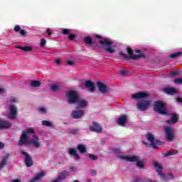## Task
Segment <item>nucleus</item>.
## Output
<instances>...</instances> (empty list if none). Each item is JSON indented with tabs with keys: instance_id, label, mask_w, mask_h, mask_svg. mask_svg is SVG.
<instances>
[{
	"instance_id": "nucleus-1",
	"label": "nucleus",
	"mask_w": 182,
	"mask_h": 182,
	"mask_svg": "<svg viewBox=\"0 0 182 182\" xmlns=\"http://www.w3.org/2000/svg\"><path fill=\"white\" fill-rule=\"evenodd\" d=\"M36 132L35 129L29 127L23 130L18 141V146H23V144H30L35 149H39L42 146L41 143V137L35 134Z\"/></svg>"
},
{
	"instance_id": "nucleus-2",
	"label": "nucleus",
	"mask_w": 182,
	"mask_h": 182,
	"mask_svg": "<svg viewBox=\"0 0 182 182\" xmlns=\"http://www.w3.org/2000/svg\"><path fill=\"white\" fill-rule=\"evenodd\" d=\"M149 95L146 92H137L131 95L132 99L136 100V107L138 110L144 112L151 106V101L147 98Z\"/></svg>"
},
{
	"instance_id": "nucleus-3",
	"label": "nucleus",
	"mask_w": 182,
	"mask_h": 182,
	"mask_svg": "<svg viewBox=\"0 0 182 182\" xmlns=\"http://www.w3.org/2000/svg\"><path fill=\"white\" fill-rule=\"evenodd\" d=\"M114 151L115 154H117V157H119V159H120L121 160H124V161H129L130 163H136V166L139 168H142V170H144V168H146V167H144V166L146 165V161L144 160H141L140 156L135 155H124L119 149H114Z\"/></svg>"
},
{
	"instance_id": "nucleus-4",
	"label": "nucleus",
	"mask_w": 182,
	"mask_h": 182,
	"mask_svg": "<svg viewBox=\"0 0 182 182\" xmlns=\"http://www.w3.org/2000/svg\"><path fill=\"white\" fill-rule=\"evenodd\" d=\"M152 164L154 167L156 168V173L162 181H167V180H173V178H174V175L173 173H169L166 176V174L163 173V165L159 162L153 161Z\"/></svg>"
},
{
	"instance_id": "nucleus-5",
	"label": "nucleus",
	"mask_w": 182,
	"mask_h": 182,
	"mask_svg": "<svg viewBox=\"0 0 182 182\" xmlns=\"http://www.w3.org/2000/svg\"><path fill=\"white\" fill-rule=\"evenodd\" d=\"M97 38H99L100 39V43L102 45V47L108 53H114L116 52V45L113 43V41L106 39V38H102L100 36H96Z\"/></svg>"
},
{
	"instance_id": "nucleus-6",
	"label": "nucleus",
	"mask_w": 182,
	"mask_h": 182,
	"mask_svg": "<svg viewBox=\"0 0 182 182\" xmlns=\"http://www.w3.org/2000/svg\"><path fill=\"white\" fill-rule=\"evenodd\" d=\"M127 52L129 53V56L123 53H119V55H121V56H123V58H125L126 59H133L134 60L144 58V54L143 53H141L139 50H135V53L138 54L133 53V50H132V48H128Z\"/></svg>"
},
{
	"instance_id": "nucleus-7",
	"label": "nucleus",
	"mask_w": 182,
	"mask_h": 182,
	"mask_svg": "<svg viewBox=\"0 0 182 182\" xmlns=\"http://www.w3.org/2000/svg\"><path fill=\"white\" fill-rule=\"evenodd\" d=\"M79 97H80L76 91H69L66 94L67 102L69 105H75Z\"/></svg>"
},
{
	"instance_id": "nucleus-8",
	"label": "nucleus",
	"mask_w": 182,
	"mask_h": 182,
	"mask_svg": "<svg viewBox=\"0 0 182 182\" xmlns=\"http://www.w3.org/2000/svg\"><path fill=\"white\" fill-rule=\"evenodd\" d=\"M164 133H165V137L168 141H174L176 139V132L171 127H164Z\"/></svg>"
},
{
	"instance_id": "nucleus-9",
	"label": "nucleus",
	"mask_w": 182,
	"mask_h": 182,
	"mask_svg": "<svg viewBox=\"0 0 182 182\" xmlns=\"http://www.w3.org/2000/svg\"><path fill=\"white\" fill-rule=\"evenodd\" d=\"M154 109L160 114H167V109L166 105L161 101H156L154 104Z\"/></svg>"
},
{
	"instance_id": "nucleus-10",
	"label": "nucleus",
	"mask_w": 182,
	"mask_h": 182,
	"mask_svg": "<svg viewBox=\"0 0 182 182\" xmlns=\"http://www.w3.org/2000/svg\"><path fill=\"white\" fill-rule=\"evenodd\" d=\"M16 114H18V107L14 104L9 105L6 116L9 119H15Z\"/></svg>"
},
{
	"instance_id": "nucleus-11",
	"label": "nucleus",
	"mask_w": 182,
	"mask_h": 182,
	"mask_svg": "<svg viewBox=\"0 0 182 182\" xmlns=\"http://www.w3.org/2000/svg\"><path fill=\"white\" fill-rule=\"evenodd\" d=\"M146 139L149 141L150 145L152 146L154 149H157V144H159V141L156 139V136L152 133H148L146 134Z\"/></svg>"
},
{
	"instance_id": "nucleus-12",
	"label": "nucleus",
	"mask_w": 182,
	"mask_h": 182,
	"mask_svg": "<svg viewBox=\"0 0 182 182\" xmlns=\"http://www.w3.org/2000/svg\"><path fill=\"white\" fill-rule=\"evenodd\" d=\"M75 106L77 109H86L89 106V102L86 100L79 97L75 102Z\"/></svg>"
},
{
	"instance_id": "nucleus-13",
	"label": "nucleus",
	"mask_w": 182,
	"mask_h": 182,
	"mask_svg": "<svg viewBox=\"0 0 182 182\" xmlns=\"http://www.w3.org/2000/svg\"><path fill=\"white\" fill-rule=\"evenodd\" d=\"M69 177V171H61L58 174V177L53 181L52 182H62L63 180H65L66 178Z\"/></svg>"
},
{
	"instance_id": "nucleus-14",
	"label": "nucleus",
	"mask_w": 182,
	"mask_h": 182,
	"mask_svg": "<svg viewBox=\"0 0 182 182\" xmlns=\"http://www.w3.org/2000/svg\"><path fill=\"white\" fill-rule=\"evenodd\" d=\"M21 154H23V156H24L25 157V164L26 167H32V165L33 164V161H32V158L31 157V156H29L28 153L23 151H21Z\"/></svg>"
},
{
	"instance_id": "nucleus-15",
	"label": "nucleus",
	"mask_w": 182,
	"mask_h": 182,
	"mask_svg": "<svg viewBox=\"0 0 182 182\" xmlns=\"http://www.w3.org/2000/svg\"><path fill=\"white\" fill-rule=\"evenodd\" d=\"M90 132H95V133H102V127L100 124L96 122H92L90 126Z\"/></svg>"
},
{
	"instance_id": "nucleus-16",
	"label": "nucleus",
	"mask_w": 182,
	"mask_h": 182,
	"mask_svg": "<svg viewBox=\"0 0 182 182\" xmlns=\"http://www.w3.org/2000/svg\"><path fill=\"white\" fill-rule=\"evenodd\" d=\"M71 116L73 119H81V117L85 116V111L82 109L73 110L71 113Z\"/></svg>"
},
{
	"instance_id": "nucleus-17",
	"label": "nucleus",
	"mask_w": 182,
	"mask_h": 182,
	"mask_svg": "<svg viewBox=\"0 0 182 182\" xmlns=\"http://www.w3.org/2000/svg\"><path fill=\"white\" fill-rule=\"evenodd\" d=\"M128 119L129 118L127 115H122L118 118L117 123L119 124V126H122L124 127L126 126Z\"/></svg>"
},
{
	"instance_id": "nucleus-18",
	"label": "nucleus",
	"mask_w": 182,
	"mask_h": 182,
	"mask_svg": "<svg viewBox=\"0 0 182 182\" xmlns=\"http://www.w3.org/2000/svg\"><path fill=\"white\" fill-rule=\"evenodd\" d=\"M97 87L101 93H106L108 90L107 85L102 82H97Z\"/></svg>"
},
{
	"instance_id": "nucleus-19",
	"label": "nucleus",
	"mask_w": 182,
	"mask_h": 182,
	"mask_svg": "<svg viewBox=\"0 0 182 182\" xmlns=\"http://www.w3.org/2000/svg\"><path fill=\"white\" fill-rule=\"evenodd\" d=\"M46 173L45 171H41L38 173L33 179L29 181V182H39L43 177H45Z\"/></svg>"
},
{
	"instance_id": "nucleus-20",
	"label": "nucleus",
	"mask_w": 182,
	"mask_h": 182,
	"mask_svg": "<svg viewBox=\"0 0 182 182\" xmlns=\"http://www.w3.org/2000/svg\"><path fill=\"white\" fill-rule=\"evenodd\" d=\"M12 124L11 122L1 119L0 120V129H11Z\"/></svg>"
},
{
	"instance_id": "nucleus-21",
	"label": "nucleus",
	"mask_w": 182,
	"mask_h": 182,
	"mask_svg": "<svg viewBox=\"0 0 182 182\" xmlns=\"http://www.w3.org/2000/svg\"><path fill=\"white\" fill-rule=\"evenodd\" d=\"M164 92L166 93V95H176L178 93V90L173 87L164 88Z\"/></svg>"
},
{
	"instance_id": "nucleus-22",
	"label": "nucleus",
	"mask_w": 182,
	"mask_h": 182,
	"mask_svg": "<svg viewBox=\"0 0 182 182\" xmlns=\"http://www.w3.org/2000/svg\"><path fill=\"white\" fill-rule=\"evenodd\" d=\"M68 153L70 156H73L75 160H79L80 159V156H79L77 151L75 149H70Z\"/></svg>"
},
{
	"instance_id": "nucleus-23",
	"label": "nucleus",
	"mask_w": 182,
	"mask_h": 182,
	"mask_svg": "<svg viewBox=\"0 0 182 182\" xmlns=\"http://www.w3.org/2000/svg\"><path fill=\"white\" fill-rule=\"evenodd\" d=\"M85 85L90 92L95 91V84L92 83V81L88 80L85 82Z\"/></svg>"
},
{
	"instance_id": "nucleus-24",
	"label": "nucleus",
	"mask_w": 182,
	"mask_h": 182,
	"mask_svg": "<svg viewBox=\"0 0 182 182\" xmlns=\"http://www.w3.org/2000/svg\"><path fill=\"white\" fill-rule=\"evenodd\" d=\"M41 124L44 127H55V123L52 121L43 120L41 122Z\"/></svg>"
},
{
	"instance_id": "nucleus-25",
	"label": "nucleus",
	"mask_w": 182,
	"mask_h": 182,
	"mask_svg": "<svg viewBox=\"0 0 182 182\" xmlns=\"http://www.w3.org/2000/svg\"><path fill=\"white\" fill-rule=\"evenodd\" d=\"M166 123H167L168 124H174L175 123H177V115L173 114L171 116L170 119H168V120L166 121Z\"/></svg>"
},
{
	"instance_id": "nucleus-26",
	"label": "nucleus",
	"mask_w": 182,
	"mask_h": 182,
	"mask_svg": "<svg viewBox=\"0 0 182 182\" xmlns=\"http://www.w3.org/2000/svg\"><path fill=\"white\" fill-rule=\"evenodd\" d=\"M178 154V151L177 150L170 151L163 154V157H168V156H176Z\"/></svg>"
},
{
	"instance_id": "nucleus-27",
	"label": "nucleus",
	"mask_w": 182,
	"mask_h": 182,
	"mask_svg": "<svg viewBox=\"0 0 182 182\" xmlns=\"http://www.w3.org/2000/svg\"><path fill=\"white\" fill-rule=\"evenodd\" d=\"M50 89L52 92H58V90H60V85L56 84H51L50 85Z\"/></svg>"
},
{
	"instance_id": "nucleus-28",
	"label": "nucleus",
	"mask_w": 182,
	"mask_h": 182,
	"mask_svg": "<svg viewBox=\"0 0 182 182\" xmlns=\"http://www.w3.org/2000/svg\"><path fill=\"white\" fill-rule=\"evenodd\" d=\"M77 149L81 154L86 153V145L85 144H79Z\"/></svg>"
},
{
	"instance_id": "nucleus-29",
	"label": "nucleus",
	"mask_w": 182,
	"mask_h": 182,
	"mask_svg": "<svg viewBox=\"0 0 182 182\" xmlns=\"http://www.w3.org/2000/svg\"><path fill=\"white\" fill-rule=\"evenodd\" d=\"M6 161H8L7 156H4L1 160V161L0 162V170H2L4 167H5V165L6 164Z\"/></svg>"
},
{
	"instance_id": "nucleus-30",
	"label": "nucleus",
	"mask_w": 182,
	"mask_h": 182,
	"mask_svg": "<svg viewBox=\"0 0 182 182\" xmlns=\"http://www.w3.org/2000/svg\"><path fill=\"white\" fill-rule=\"evenodd\" d=\"M17 49H21V50H24L25 52H31L32 51V47L31 46H17L16 47Z\"/></svg>"
},
{
	"instance_id": "nucleus-31",
	"label": "nucleus",
	"mask_w": 182,
	"mask_h": 182,
	"mask_svg": "<svg viewBox=\"0 0 182 182\" xmlns=\"http://www.w3.org/2000/svg\"><path fill=\"white\" fill-rule=\"evenodd\" d=\"M31 86H32V87H39L41 86V82L38 80H32L31 82Z\"/></svg>"
},
{
	"instance_id": "nucleus-32",
	"label": "nucleus",
	"mask_w": 182,
	"mask_h": 182,
	"mask_svg": "<svg viewBox=\"0 0 182 182\" xmlns=\"http://www.w3.org/2000/svg\"><path fill=\"white\" fill-rule=\"evenodd\" d=\"M84 41L87 45H92V43H93V41H92V38L90 37H85L84 38Z\"/></svg>"
},
{
	"instance_id": "nucleus-33",
	"label": "nucleus",
	"mask_w": 182,
	"mask_h": 182,
	"mask_svg": "<svg viewBox=\"0 0 182 182\" xmlns=\"http://www.w3.org/2000/svg\"><path fill=\"white\" fill-rule=\"evenodd\" d=\"M181 53H182L181 52L174 53L170 55V58H178L179 56H181Z\"/></svg>"
},
{
	"instance_id": "nucleus-34",
	"label": "nucleus",
	"mask_w": 182,
	"mask_h": 182,
	"mask_svg": "<svg viewBox=\"0 0 182 182\" xmlns=\"http://www.w3.org/2000/svg\"><path fill=\"white\" fill-rule=\"evenodd\" d=\"M40 45L41 48H44V46L46 45V39L42 38L40 41Z\"/></svg>"
},
{
	"instance_id": "nucleus-35",
	"label": "nucleus",
	"mask_w": 182,
	"mask_h": 182,
	"mask_svg": "<svg viewBox=\"0 0 182 182\" xmlns=\"http://www.w3.org/2000/svg\"><path fill=\"white\" fill-rule=\"evenodd\" d=\"M173 82L176 85H182V78L175 79Z\"/></svg>"
},
{
	"instance_id": "nucleus-36",
	"label": "nucleus",
	"mask_w": 182,
	"mask_h": 182,
	"mask_svg": "<svg viewBox=\"0 0 182 182\" xmlns=\"http://www.w3.org/2000/svg\"><path fill=\"white\" fill-rule=\"evenodd\" d=\"M38 112L40 113L45 114V113H46L48 112V110L45 107H40V108H38Z\"/></svg>"
},
{
	"instance_id": "nucleus-37",
	"label": "nucleus",
	"mask_w": 182,
	"mask_h": 182,
	"mask_svg": "<svg viewBox=\"0 0 182 182\" xmlns=\"http://www.w3.org/2000/svg\"><path fill=\"white\" fill-rule=\"evenodd\" d=\"M88 157L91 160H97V156H96V155H93V154H88Z\"/></svg>"
},
{
	"instance_id": "nucleus-38",
	"label": "nucleus",
	"mask_w": 182,
	"mask_h": 182,
	"mask_svg": "<svg viewBox=\"0 0 182 182\" xmlns=\"http://www.w3.org/2000/svg\"><path fill=\"white\" fill-rule=\"evenodd\" d=\"M10 103L13 104V103H18V99L15 98V97H11L9 100Z\"/></svg>"
},
{
	"instance_id": "nucleus-39",
	"label": "nucleus",
	"mask_w": 182,
	"mask_h": 182,
	"mask_svg": "<svg viewBox=\"0 0 182 182\" xmlns=\"http://www.w3.org/2000/svg\"><path fill=\"white\" fill-rule=\"evenodd\" d=\"M62 33H63V35H68V33H70V30L68 28L63 29Z\"/></svg>"
},
{
	"instance_id": "nucleus-40",
	"label": "nucleus",
	"mask_w": 182,
	"mask_h": 182,
	"mask_svg": "<svg viewBox=\"0 0 182 182\" xmlns=\"http://www.w3.org/2000/svg\"><path fill=\"white\" fill-rule=\"evenodd\" d=\"M66 62H67V65H69L70 66L75 65V61L72 60H68Z\"/></svg>"
},
{
	"instance_id": "nucleus-41",
	"label": "nucleus",
	"mask_w": 182,
	"mask_h": 182,
	"mask_svg": "<svg viewBox=\"0 0 182 182\" xmlns=\"http://www.w3.org/2000/svg\"><path fill=\"white\" fill-rule=\"evenodd\" d=\"M4 93H6V90L4 87H0V95H4Z\"/></svg>"
},
{
	"instance_id": "nucleus-42",
	"label": "nucleus",
	"mask_w": 182,
	"mask_h": 182,
	"mask_svg": "<svg viewBox=\"0 0 182 182\" xmlns=\"http://www.w3.org/2000/svg\"><path fill=\"white\" fill-rule=\"evenodd\" d=\"M14 32H20V31H21V26H16L15 27H14Z\"/></svg>"
},
{
	"instance_id": "nucleus-43",
	"label": "nucleus",
	"mask_w": 182,
	"mask_h": 182,
	"mask_svg": "<svg viewBox=\"0 0 182 182\" xmlns=\"http://www.w3.org/2000/svg\"><path fill=\"white\" fill-rule=\"evenodd\" d=\"M20 35H21L22 36H25V35H26V31L25 30H20L19 31Z\"/></svg>"
},
{
	"instance_id": "nucleus-44",
	"label": "nucleus",
	"mask_w": 182,
	"mask_h": 182,
	"mask_svg": "<svg viewBox=\"0 0 182 182\" xmlns=\"http://www.w3.org/2000/svg\"><path fill=\"white\" fill-rule=\"evenodd\" d=\"M68 38H69V39H70V41H73V39H75V38H76V35L70 34Z\"/></svg>"
},
{
	"instance_id": "nucleus-45",
	"label": "nucleus",
	"mask_w": 182,
	"mask_h": 182,
	"mask_svg": "<svg viewBox=\"0 0 182 182\" xmlns=\"http://www.w3.org/2000/svg\"><path fill=\"white\" fill-rule=\"evenodd\" d=\"M69 170L70 171H76V168L75 166H70Z\"/></svg>"
},
{
	"instance_id": "nucleus-46",
	"label": "nucleus",
	"mask_w": 182,
	"mask_h": 182,
	"mask_svg": "<svg viewBox=\"0 0 182 182\" xmlns=\"http://www.w3.org/2000/svg\"><path fill=\"white\" fill-rule=\"evenodd\" d=\"M90 173H91V175H92V176H96V174H97V172H96V171H95V170H91V171H90Z\"/></svg>"
},
{
	"instance_id": "nucleus-47",
	"label": "nucleus",
	"mask_w": 182,
	"mask_h": 182,
	"mask_svg": "<svg viewBox=\"0 0 182 182\" xmlns=\"http://www.w3.org/2000/svg\"><path fill=\"white\" fill-rule=\"evenodd\" d=\"M171 76H176V75H178V71H175L171 73Z\"/></svg>"
},
{
	"instance_id": "nucleus-48",
	"label": "nucleus",
	"mask_w": 182,
	"mask_h": 182,
	"mask_svg": "<svg viewBox=\"0 0 182 182\" xmlns=\"http://www.w3.org/2000/svg\"><path fill=\"white\" fill-rule=\"evenodd\" d=\"M4 147H5V145L4 144V143L0 142V150H2V149H4Z\"/></svg>"
},
{
	"instance_id": "nucleus-49",
	"label": "nucleus",
	"mask_w": 182,
	"mask_h": 182,
	"mask_svg": "<svg viewBox=\"0 0 182 182\" xmlns=\"http://www.w3.org/2000/svg\"><path fill=\"white\" fill-rule=\"evenodd\" d=\"M177 102H178V103H181V105H182V98L178 97L176 99Z\"/></svg>"
},
{
	"instance_id": "nucleus-50",
	"label": "nucleus",
	"mask_w": 182,
	"mask_h": 182,
	"mask_svg": "<svg viewBox=\"0 0 182 182\" xmlns=\"http://www.w3.org/2000/svg\"><path fill=\"white\" fill-rule=\"evenodd\" d=\"M152 181H151V179H150V178H145V179H144V181H143V182H151Z\"/></svg>"
},
{
	"instance_id": "nucleus-51",
	"label": "nucleus",
	"mask_w": 182,
	"mask_h": 182,
	"mask_svg": "<svg viewBox=\"0 0 182 182\" xmlns=\"http://www.w3.org/2000/svg\"><path fill=\"white\" fill-rule=\"evenodd\" d=\"M47 33H48V36H50V35H52V33L50 32V28L47 29Z\"/></svg>"
},
{
	"instance_id": "nucleus-52",
	"label": "nucleus",
	"mask_w": 182,
	"mask_h": 182,
	"mask_svg": "<svg viewBox=\"0 0 182 182\" xmlns=\"http://www.w3.org/2000/svg\"><path fill=\"white\" fill-rule=\"evenodd\" d=\"M22 181L21 179H14L11 181V182H21Z\"/></svg>"
},
{
	"instance_id": "nucleus-53",
	"label": "nucleus",
	"mask_w": 182,
	"mask_h": 182,
	"mask_svg": "<svg viewBox=\"0 0 182 182\" xmlns=\"http://www.w3.org/2000/svg\"><path fill=\"white\" fill-rule=\"evenodd\" d=\"M121 75H126V70H121Z\"/></svg>"
},
{
	"instance_id": "nucleus-54",
	"label": "nucleus",
	"mask_w": 182,
	"mask_h": 182,
	"mask_svg": "<svg viewBox=\"0 0 182 182\" xmlns=\"http://www.w3.org/2000/svg\"><path fill=\"white\" fill-rule=\"evenodd\" d=\"M55 62L57 65H59V63H60V60H56Z\"/></svg>"
},
{
	"instance_id": "nucleus-55",
	"label": "nucleus",
	"mask_w": 182,
	"mask_h": 182,
	"mask_svg": "<svg viewBox=\"0 0 182 182\" xmlns=\"http://www.w3.org/2000/svg\"><path fill=\"white\" fill-rule=\"evenodd\" d=\"M85 182H92V179H87V180L85 181Z\"/></svg>"
},
{
	"instance_id": "nucleus-56",
	"label": "nucleus",
	"mask_w": 182,
	"mask_h": 182,
	"mask_svg": "<svg viewBox=\"0 0 182 182\" xmlns=\"http://www.w3.org/2000/svg\"><path fill=\"white\" fill-rule=\"evenodd\" d=\"M73 182H79V181H77V180H75V181H74Z\"/></svg>"
},
{
	"instance_id": "nucleus-57",
	"label": "nucleus",
	"mask_w": 182,
	"mask_h": 182,
	"mask_svg": "<svg viewBox=\"0 0 182 182\" xmlns=\"http://www.w3.org/2000/svg\"><path fill=\"white\" fill-rule=\"evenodd\" d=\"M144 144H146V145H147V142H144Z\"/></svg>"
},
{
	"instance_id": "nucleus-58",
	"label": "nucleus",
	"mask_w": 182,
	"mask_h": 182,
	"mask_svg": "<svg viewBox=\"0 0 182 182\" xmlns=\"http://www.w3.org/2000/svg\"><path fill=\"white\" fill-rule=\"evenodd\" d=\"M151 182H156V181H151Z\"/></svg>"
}]
</instances>
